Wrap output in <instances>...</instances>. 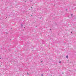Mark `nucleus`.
Masks as SVG:
<instances>
[{
  "label": "nucleus",
  "mask_w": 76,
  "mask_h": 76,
  "mask_svg": "<svg viewBox=\"0 0 76 76\" xmlns=\"http://www.w3.org/2000/svg\"><path fill=\"white\" fill-rule=\"evenodd\" d=\"M27 75H29V73H27Z\"/></svg>",
  "instance_id": "f257e3e1"
},
{
  "label": "nucleus",
  "mask_w": 76,
  "mask_h": 76,
  "mask_svg": "<svg viewBox=\"0 0 76 76\" xmlns=\"http://www.w3.org/2000/svg\"><path fill=\"white\" fill-rule=\"evenodd\" d=\"M21 26H23V25L21 24Z\"/></svg>",
  "instance_id": "f03ea898"
},
{
  "label": "nucleus",
  "mask_w": 76,
  "mask_h": 76,
  "mask_svg": "<svg viewBox=\"0 0 76 76\" xmlns=\"http://www.w3.org/2000/svg\"><path fill=\"white\" fill-rule=\"evenodd\" d=\"M66 58H68V56L67 55L66 56Z\"/></svg>",
  "instance_id": "7ed1b4c3"
},
{
  "label": "nucleus",
  "mask_w": 76,
  "mask_h": 76,
  "mask_svg": "<svg viewBox=\"0 0 76 76\" xmlns=\"http://www.w3.org/2000/svg\"><path fill=\"white\" fill-rule=\"evenodd\" d=\"M8 34V33H7V32H6V34Z\"/></svg>",
  "instance_id": "20e7f679"
},
{
  "label": "nucleus",
  "mask_w": 76,
  "mask_h": 76,
  "mask_svg": "<svg viewBox=\"0 0 76 76\" xmlns=\"http://www.w3.org/2000/svg\"><path fill=\"white\" fill-rule=\"evenodd\" d=\"M43 75H42V76H43Z\"/></svg>",
  "instance_id": "39448f33"
},
{
  "label": "nucleus",
  "mask_w": 76,
  "mask_h": 76,
  "mask_svg": "<svg viewBox=\"0 0 76 76\" xmlns=\"http://www.w3.org/2000/svg\"><path fill=\"white\" fill-rule=\"evenodd\" d=\"M61 61H60V62H59V63H61Z\"/></svg>",
  "instance_id": "423d86ee"
},
{
  "label": "nucleus",
  "mask_w": 76,
  "mask_h": 76,
  "mask_svg": "<svg viewBox=\"0 0 76 76\" xmlns=\"http://www.w3.org/2000/svg\"><path fill=\"white\" fill-rule=\"evenodd\" d=\"M41 63H42V61H41Z\"/></svg>",
  "instance_id": "0eeeda50"
},
{
  "label": "nucleus",
  "mask_w": 76,
  "mask_h": 76,
  "mask_svg": "<svg viewBox=\"0 0 76 76\" xmlns=\"http://www.w3.org/2000/svg\"><path fill=\"white\" fill-rule=\"evenodd\" d=\"M71 15L72 16V14H71Z\"/></svg>",
  "instance_id": "6e6552de"
}]
</instances>
